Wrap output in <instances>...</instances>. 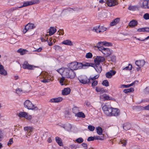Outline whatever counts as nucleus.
<instances>
[{"mask_svg":"<svg viewBox=\"0 0 149 149\" xmlns=\"http://www.w3.org/2000/svg\"><path fill=\"white\" fill-rule=\"evenodd\" d=\"M63 74L65 78L70 79H73L76 75L74 71L68 68L64 69Z\"/></svg>","mask_w":149,"mask_h":149,"instance_id":"1","label":"nucleus"},{"mask_svg":"<svg viewBox=\"0 0 149 149\" xmlns=\"http://www.w3.org/2000/svg\"><path fill=\"white\" fill-rule=\"evenodd\" d=\"M24 107L28 109L37 110L38 109L36 107L34 106L31 102L29 100H26L24 103Z\"/></svg>","mask_w":149,"mask_h":149,"instance_id":"2","label":"nucleus"},{"mask_svg":"<svg viewBox=\"0 0 149 149\" xmlns=\"http://www.w3.org/2000/svg\"><path fill=\"white\" fill-rule=\"evenodd\" d=\"M112 108L109 105H105L103 107L102 109L107 116H111V113Z\"/></svg>","mask_w":149,"mask_h":149,"instance_id":"3","label":"nucleus"},{"mask_svg":"<svg viewBox=\"0 0 149 149\" xmlns=\"http://www.w3.org/2000/svg\"><path fill=\"white\" fill-rule=\"evenodd\" d=\"M39 1L36 0H33L30 1H27L23 3V5L19 6V8H22L23 7L27 6H29L33 4L38 3Z\"/></svg>","mask_w":149,"mask_h":149,"instance_id":"4","label":"nucleus"},{"mask_svg":"<svg viewBox=\"0 0 149 149\" xmlns=\"http://www.w3.org/2000/svg\"><path fill=\"white\" fill-rule=\"evenodd\" d=\"M106 29L107 28L103 26H94L93 29V31L97 33L103 32L105 31Z\"/></svg>","mask_w":149,"mask_h":149,"instance_id":"5","label":"nucleus"},{"mask_svg":"<svg viewBox=\"0 0 149 149\" xmlns=\"http://www.w3.org/2000/svg\"><path fill=\"white\" fill-rule=\"evenodd\" d=\"M79 82L83 84H86L90 83V80L86 76L80 77L78 78Z\"/></svg>","mask_w":149,"mask_h":149,"instance_id":"6","label":"nucleus"},{"mask_svg":"<svg viewBox=\"0 0 149 149\" xmlns=\"http://www.w3.org/2000/svg\"><path fill=\"white\" fill-rule=\"evenodd\" d=\"M140 6L143 8L149 9V0L141 1L140 2Z\"/></svg>","mask_w":149,"mask_h":149,"instance_id":"7","label":"nucleus"},{"mask_svg":"<svg viewBox=\"0 0 149 149\" xmlns=\"http://www.w3.org/2000/svg\"><path fill=\"white\" fill-rule=\"evenodd\" d=\"M105 58L104 57L100 56H97L94 59V61L97 65L100 64V62H103Z\"/></svg>","mask_w":149,"mask_h":149,"instance_id":"8","label":"nucleus"},{"mask_svg":"<svg viewBox=\"0 0 149 149\" xmlns=\"http://www.w3.org/2000/svg\"><path fill=\"white\" fill-rule=\"evenodd\" d=\"M111 116H117L119 115L120 111L119 109L117 108H112L111 112Z\"/></svg>","mask_w":149,"mask_h":149,"instance_id":"9","label":"nucleus"},{"mask_svg":"<svg viewBox=\"0 0 149 149\" xmlns=\"http://www.w3.org/2000/svg\"><path fill=\"white\" fill-rule=\"evenodd\" d=\"M33 65H30L26 61L24 62L22 65V68L24 69H26L28 70L33 69Z\"/></svg>","mask_w":149,"mask_h":149,"instance_id":"10","label":"nucleus"},{"mask_svg":"<svg viewBox=\"0 0 149 149\" xmlns=\"http://www.w3.org/2000/svg\"><path fill=\"white\" fill-rule=\"evenodd\" d=\"M107 3L108 6L111 7L117 5L118 2L116 0H108Z\"/></svg>","mask_w":149,"mask_h":149,"instance_id":"11","label":"nucleus"},{"mask_svg":"<svg viewBox=\"0 0 149 149\" xmlns=\"http://www.w3.org/2000/svg\"><path fill=\"white\" fill-rule=\"evenodd\" d=\"M116 73V71H115L111 70L106 73V76L108 78H111L113 75L115 74Z\"/></svg>","mask_w":149,"mask_h":149,"instance_id":"12","label":"nucleus"},{"mask_svg":"<svg viewBox=\"0 0 149 149\" xmlns=\"http://www.w3.org/2000/svg\"><path fill=\"white\" fill-rule=\"evenodd\" d=\"M76 62L75 61L72 62L71 63L69 64L68 65V68H70V69H71L73 71L75 70L76 69Z\"/></svg>","mask_w":149,"mask_h":149,"instance_id":"13","label":"nucleus"},{"mask_svg":"<svg viewBox=\"0 0 149 149\" xmlns=\"http://www.w3.org/2000/svg\"><path fill=\"white\" fill-rule=\"evenodd\" d=\"M145 63V61L143 60L136 61L135 62L136 64L139 67H143Z\"/></svg>","mask_w":149,"mask_h":149,"instance_id":"14","label":"nucleus"},{"mask_svg":"<svg viewBox=\"0 0 149 149\" xmlns=\"http://www.w3.org/2000/svg\"><path fill=\"white\" fill-rule=\"evenodd\" d=\"M61 126L68 131H70L72 127L71 125L68 123H66L65 124H62L61 125Z\"/></svg>","mask_w":149,"mask_h":149,"instance_id":"15","label":"nucleus"},{"mask_svg":"<svg viewBox=\"0 0 149 149\" xmlns=\"http://www.w3.org/2000/svg\"><path fill=\"white\" fill-rule=\"evenodd\" d=\"M71 91V90L69 88H64L62 91V94L63 95H66L69 94Z\"/></svg>","mask_w":149,"mask_h":149,"instance_id":"16","label":"nucleus"},{"mask_svg":"<svg viewBox=\"0 0 149 149\" xmlns=\"http://www.w3.org/2000/svg\"><path fill=\"white\" fill-rule=\"evenodd\" d=\"M62 98L61 97H59L57 98H53L50 99L49 102H51L58 103L61 101Z\"/></svg>","mask_w":149,"mask_h":149,"instance_id":"17","label":"nucleus"},{"mask_svg":"<svg viewBox=\"0 0 149 149\" xmlns=\"http://www.w3.org/2000/svg\"><path fill=\"white\" fill-rule=\"evenodd\" d=\"M138 22L135 20H132L129 22V25L131 27H134L138 24Z\"/></svg>","mask_w":149,"mask_h":149,"instance_id":"18","label":"nucleus"},{"mask_svg":"<svg viewBox=\"0 0 149 149\" xmlns=\"http://www.w3.org/2000/svg\"><path fill=\"white\" fill-rule=\"evenodd\" d=\"M112 53V51L111 50L108 48H105L103 54L108 56L110 55Z\"/></svg>","mask_w":149,"mask_h":149,"instance_id":"19","label":"nucleus"},{"mask_svg":"<svg viewBox=\"0 0 149 149\" xmlns=\"http://www.w3.org/2000/svg\"><path fill=\"white\" fill-rule=\"evenodd\" d=\"M0 74L4 75L7 74L6 71L4 69L3 66L0 63Z\"/></svg>","mask_w":149,"mask_h":149,"instance_id":"20","label":"nucleus"},{"mask_svg":"<svg viewBox=\"0 0 149 149\" xmlns=\"http://www.w3.org/2000/svg\"><path fill=\"white\" fill-rule=\"evenodd\" d=\"M123 129L127 131L130 129L131 127V124L129 123H125L123 126Z\"/></svg>","mask_w":149,"mask_h":149,"instance_id":"21","label":"nucleus"},{"mask_svg":"<svg viewBox=\"0 0 149 149\" xmlns=\"http://www.w3.org/2000/svg\"><path fill=\"white\" fill-rule=\"evenodd\" d=\"M100 98L101 99H103V100H110L109 97L105 94L101 95Z\"/></svg>","mask_w":149,"mask_h":149,"instance_id":"22","label":"nucleus"},{"mask_svg":"<svg viewBox=\"0 0 149 149\" xmlns=\"http://www.w3.org/2000/svg\"><path fill=\"white\" fill-rule=\"evenodd\" d=\"M56 29L54 27H51L50 28L49 31V35L50 36L52 35L55 33L56 31Z\"/></svg>","mask_w":149,"mask_h":149,"instance_id":"23","label":"nucleus"},{"mask_svg":"<svg viewBox=\"0 0 149 149\" xmlns=\"http://www.w3.org/2000/svg\"><path fill=\"white\" fill-rule=\"evenodd\" d=\"M139 8L136 5L135 6H130L128 8V9L130 10L134 11L136 10H139Z\"/></svg>","mask_w":149,"mask_h":149,"instance_id":"24","label":"nucleus"},{"mask_svg":"<svg viewBox=\"0 0 149 149\" xmlns=\"http://www.w3.org/2000/svg\"><path fill=\"white\" fill-rule=\"evenodd\" d=\"M18 116L20 118L22 117H26L28 115L27 113L25 112H21L19 113L18 114Z\"/></svg>","mask_w":149,"mask_h":149,"instance_id":"25","label":"nucleus"},{"mask_svg":"<svg viewBox=\"0 0 149 149\" xmlns=\"http://www.w3.org/2000/svg\"><path fill=\"white\" fill-rule=\"evenodd\" d=\"M96 130H97V132L98 134L99 135H101L102 134V128L99 126L96 127Z\"/></svg>","mask_w":149,"mask_h":149,"instance_id":"26","label":"nucleus"},{"mask_svg":"<svg viewBox=\"0 0 149 149\" xmlns=\"http://www.w3.org/2000/svg\"><path fill=\"white\" fill-rule=\"evenodd\" d=\"M76 70L83 68V63L76 62Z\"/></svg>","mask_w":149,"mask_h":149,"instance_id":"27","label":"nucleus"},{"mask_svg":"<svg viewBox=\"0 0 149 149\" xmlns=\"http://www.w3.org/2000/svg\"><path fill=\"white\" fill-rule=\"evenodd\" d=\"M55 139L56 142L60 146H61L63 145L61 139L59 137L57 136L56 137Z\"/></svg>","mask_w":149,"mask_h":149,"instance_id":"28","label":"nucleus"},{"mask_svg":"<svg viewBox=\"0 0 149 149\" xmlns=\"http://www.w3.org/2000/svg\"><path fill=\"white\" fill-rule=\"evenodd\" d=\"M62 44L69 45H72V42L68 40H66L63 41Z\"/></svg>","mask_w":149,"mask_h":149,"instance_id":"29","label":"nucleus"},{"mask_svg":"<svg viewBox=\"0 0 149 149\" xmlns=\"http://www.w3.org/2000/svg\"><path fill=\"white\" fill-rule=\"evenodd\" d=\"M95 69L97 72L100 73L102 70V66H100V64H96V68Z\"/></svg>","mask_w":149,"mask_h":149,"instance_id":"30","label":"nucleus"},{"mask_svg":"<svg viewBox=\"0 0 149 149\" xmlns=\"http://www.w3.org/2000/svg\"><path fill=\"white\" fill-rule=\"evenodd\" d=\"M103 42H98L97 43V46H95L93 47V48L95 49H97L98 47H102L101 46L102 45H103Z\"/></svg>","mask_w":149,"mask_h":149,"instance_id":"31","label":"nucleus"},{"mask_svg":"<svg viewBox=\"0 0 149 149\" xmlns=\"http://www.w3.org/2000/svg\"><path fill=\"white\" fill-rule=\"evenodd\" d=\"M76 116L79 117H82L84 118L85 116L84 113L82 112H79L78 113H76L75 115Z\"/></svg>","mask_w":149,"mask_h":149,"instance_id":"32","label":"nucleus"},{"mask_svg":"<svg viewBox=\"0 0 149 149\" xmlns=\"http://www.w3.org/2000/svg\"><path fill=\"white\" fill-rule=\"evenodd\" d=\"M95 90L97 92H100L102 93L105 92L103 88H101L97 87H96Z\"/></svg>","mask_w":149,"mask_h":149,"instance_id":"33","label":"nucleus"},{"mask_svg":"<svg viewBox=\"0 0 149 149\" xmlns=\"http://www.w3.org/2000/svg\"><path fill=\"white\" fill-rule=\"evenodd\" d=\"M134 91V88H130L125 89L124 90L123 92L125 93L133 92Z\"/></svg>","mask_w":149,"mask_h":149,"instance_id":"34","label":"nucleus"},{"mask_svg":"<svg viewBox=\"0 0 149 149\" xmlns=\"http://www.w3.org/2000/svg\"><path fill=\"white\" fill-rule=\"evenodd\" d=\"M26 51V49H19L18 50L17 52L20 53L21 55H23L25 54Z\"/></svg>","mask_w":149,"mask_h":149,"instance_id":"35","label":"nucleus"},{"mask_svg":"<svg viewBox=\"0 0 149 149\" xmlns=\"http://www.w3.org/2000/svg\"><path fill=\"white\" fill-rule=\"evenodd\" d=\"M104 139V135L101 136H95V139L103 140Z\"/></svg>","mask_w":149,"mask_h":149,"instance_id":"36","label":"nucleus"},{"mask_svg":"<svg viewBox=\"0 0 149 149\" xmlns=\"http://www.w3.org/2000/svg\"><path fill=\"white\" fill-rule=\"evenodd\" d=\"M29 25V24H28L25 26V28L23 30V33H26L30 29Z\"/></svg>","mask_w":149,"mask_h":149,"instance_id":"37","label":"nucleus"},{"mask_svg":"<svg viewBox=\"0 0 149 149\" xmlns=\"http://www.w3.org/2000/svg\"><path fill=\"white\" fill-rule=\"evenodd\" d=\"M98 15L99 17L102 18L104 17L105 16V13L104 12L102 11L99 13Z\"/></svg>","mask_w":149,"mask_h":149,"instance_id":"38","label":"nucleus"},{"mask_svg":"<svg viewBox=\"0 0 149 149\" xmlns=\"http://www.w3.org/2000/svg\"><path fill=\"white\" fill-rule=\"evenodd\" d=\"M32 127H25L24 128V130L25 131H27V132L29 133L31 132Z\"/></svg>","mask_w":149,"mask_h":149,"instance_id":"39","label":"nucleus"},{"mask_svg":"<svg viewBox=\"0 0 149 149\" xmlns=\"http://www.w3.org/2000/svg\"><path fill=\"white\" fill-rule=\"evenodd\" d=\"M132 65L131 64H129L128 66H126L125 67L123 68V70H130L132 69Z\"/></svg>","mask_w":149,"mask_h":149,"instance_id":"40","label":"nucleus"},{"mask_svg":"<svg viewBox=\"0 0 149 149\" xmlns=\"http://www.w3.org/2000/svg\"><path fill=\"white\" fill-rule=\"evenodd\" d=\"M103 42V45L105 46H111L112 45V44L111 42H108L106 41H104Z\"/></svg>","mask_w":149,"mask_h":149,"instance_id":"41","label":"nucleus"},{"mask_svg":"<svg viewBox=\"0 0 149 149\" xmlns=\"http://www.w3.org/2000/svg\"><path fill=\"white\" fill-rule=\"evenodd\" d=\"M99 77V75H96L92 78L91 77H89V79L90 80V82H91V81H95V80L96 79H98Z\"/></svg>","mask_w":149,"mask_h":149,"instance_id":"42","label":"nucleus"},{"mask_svg":"<svg viewBox=\"0 0 149 149\" xmlns=\"http://www.w3.org/2000/svg\"><path fill=\"white\" fill-rule=\"evenodd\" d=\"M102 84L104 86H109V83L107 80H104L103 81Z\"/></svg>","mask_w":149,"mask_h":149,"instance_id":"43","label":"nucleus"},{"mask_svg":"<svg viewBox=\"0 0 149 149\" xmlns=\"http://www.w3.org/2000/svg\"><path fill=\"white\" fill-rule=\"evenodd\" d=\"M127 143V141L124 139H121V141H120L119 142V143L122 144L123 146H125L126 144Z\"/></svg>","mask_w":149,"mask_h":149,"instance_id":"44","label":"nucleus"},{"mask_svg":"<svg viewBox=\"0 0 149 149\" xmlns=\"http://www.w3.org/2000/svg\"><path fill=\"white\" fill-rule=\"evenodd\" d=\"M76 141L78 143H81L84 141V140L82 138L79 137L76 140Z\"/></svg>","mask_w":149,"mask_h":149,"instance_id":"45","label":"nucleus"},{"mask_svg":"<svg viewBox=\"0 0 149 149\" xmlns=\"http://www.w3.org/2000/svg\"><path fill=\"white\" fill-rule=\"evenodd\" d=\"M110 59L111 61L113 62H114L116 61V57L114 55L111 56L110 57Z\"/></svg>","mask_w":149,"mask_h":149,"instance_id":"46","label":"nucleus"},{"mask_svg":"<svg viewBox=\"0 0 149 149\" xmlns=\"http://www.w3.org/2000/svg\"><path fill=\"white\" fill-rule=\"evenodd\" d=\"M54 49L56 50H60L61 48V47L58 45H55L54 46Z\"/></svg>","mask_w":149,"mask_h":149,"instance_id":"47","label":"nucleus"},{"mask_svg":"<svg viewBox=\"0 0 149 149\" xmlns=\"http://www.w3.org/2000/svg\"><path fill=\"white\" fill-rule=\"evenodd\" d=\"M92 53L89 52L86 54V57L87 58H91L92 57Z\"/></svg>","mask_w":149,"mask_h":149,"instance_id":"48","label":"nucleus"},{"mask_svg":"<svg viewBox=\"0 0 149 149\" xmlns=\"http://www.w3.org/2000/svg\"><path fill=\"white\" fill-rule=\"evenodd\" d=\"M88 128L90 131H93L94 130L95 127L93 126L89 125L88 127Z\"/></svg>","mask_w":149,"mask_h":149,"instance_id":"49","label":"nucleus"},{"mask_svg":"<svg viewBox=\"0 0 149 149\" xmlns=\"http://www.w3.org/2000/svg\"><path fill=\"white\" fill-rule=\"evenodd\" d=\"M92 86L93 87L96 86L98 83L97 81H92Z\"/></svg>","mask_w":149,"mask_h":149,"instance_id":"50","label":"nucleus"},{"mask_svg":"<svg viewBox=\"0 0 149 149\" xmlns=\"http://www.w3.org/2000/svg\"><path fill=\"white\" fill-rule=\"evenodd\" d=\"M28 24L29 27L30 29H33L35 27V26L34 24L29 23H28Z\"/></svg>","mask_w":149,"mask_h":149,"instance_id":"51","label":"nucleus"},{"mask_svg":"<svg viewBox=\"0 0 149 149\" xmlns=\"http://www.w3.org/2000/svg\"><path fill=\"white\" fill-rule=\"evenodd\" d=\"M95 139V136L94 137L90 136L88 138L87 140L88 141H93Z\"/></svg>","mask_w":149,"mask_h":149,"instance_id":"52","label":"nucleus"},{"mask_svg":"<svg viewBox=\"0 0 149 149\" xmlns=\"http://www.w3.org/2000/svg\"><path fill=\"white\" fill-rule=\"evenodd\" d=\"M75 8H69L67 9H66L64 10H63V11H69L70 12L72 10H75Z\"/></svg>","mask_w":149,"mask_h":149,"instance_id":"53","label":"nucleus"},{"mask_svg":"<svg viewBox=\"0 0 149 149\" xmlns=\"http://www.w3.org/2000/svg\"><path fill=\"white\" fill-rule=\"evenodd\" d=\"M143 18L145 19H149V14L146 13L143 15Z\"/></svg>","mask_w":149,"mask_h":149,"instance_id":"54","label":"nucleus"},{"mask_svg":"<svg viewBox=\"0 0 149 149\" xmlns=\"http://www.w3.org/2000/svg\"><path fill=\"white\" fill-rule=\"evenodd\" d=\"M72 111L73 112L75 113H76L79 111L78 108L77 107H74L72 109Z\"/></svg>","mask_w":149,"mask_h":149,"instance_id":"55","label":"nucleus"},{"mask_svg":"<svg viewBox=\"0 0 149 149\" xmlns=\"http://www.w3.org/2000/svg\"><path fill=\"white\" fill-rule=\"evenodd\" d=\"M129 85H124V84H122L120 85L119 86V88H129Z\"/></svg>","mask_w":149,"mask_h":149,"instance_id":"56","label":"nucleus"},{"mask_svg":"<svg viewBox=\"0 0 149 149\" xmlns=\"http://www.w3.org/2000/svg\"><path fill=\"white\" fill-rule=\"evenodd\" d=\"M145 27H144V28H140L138 29L137 30V31L138 32H145Z\"/></svg>","mask_w":149,"mask_h":149,"instance_id":"57","label":"nucleus"},{"mask_svg":"<svg viewBox=\"0 0 149 149\" xmlns=\"http://www.w3.org/2000/svg\"><path fill=\"white\" fill-rule=\"evenodd\" d=\"M19 7H14L13 8H11L10 9V12H13V11L18 10L19 8H20Z\"/></svg>","mask_w":149,"mask_h":149,"instance_id":"58","label":"nucleus"},{"mask_svg":"<svg viewBox=\"0 0 149 149\" xmlns=\"http://www.w3.org/2000/svg\"><path fill=\"white\" fill-rule=\"evenodd\" d=\"M90 63H84L83 64V68H84V67H88V66H90Z\"/></svg>","mask_w":149,"mask_h":149,"instance_id":"59","label":"nucleus"},{"mask_svg":"<svg viewBox=\"0 0 149 149\" xmlns=\"http://www.w3.org/2000/svg\"><path fill=\"white\" fill-rule=\"evenodd\" d=\"M144 92L146 94H149V87H147L144 89Z\"/></svg>","mask_w":149,"mask_h":149,"instance_id":"60","label":"nucleus"},{"mask_svg":"<svg viewBox=\"0 0 149 149\" xmlns=\"http://www.w3.org/2000/svg\"><path fill=\"white\" fill-rule=\"evenodd\" d=\"M97 49H98L99 51H101L103 53L105 49V48L103 47H98Z\"/></svg>","mask_w":149,"mask_h":149,"instance_id":"61","label":"nucleus"},{"mask_svg":"<svg viewBox=\"0 0 149 149\" xmlns=\"http://www.w3.org/2000/svg\"><path fill=\"white\" fill-rule=\"evenodd\" d=\"M13 143V139L11 138L10 139L9 141L8 142L7 145L8 146H9L10 145H11Z\"/></svg>","mask_w":149,"mask_h":149,"instance_id":"62","label":"nucleus"},{"mask_svg":"<svg viewBox=\"0 0 149 149\" xmlns=\"http://www.w3.org/2000/svg\"><path fill=\"white\" fill-rule=\"evenodd\" d=\"M58 33V34L63 35L64 33L63 31V29H60L57 32Z\"/></svg>","mask_w":149,"mask_h":149,"instance_id":"63","label":"nucleus"},{"mask_svg":"<svg viewBox=\"0 0 149 149\" xmlns=\"http://www.w3.org/2000/svg\"><path fill=\"white\" fill-rule=\"evenodd\" d=\"M81 145L85 149H87V145L86 143H83L81 144Z\"/></svg>","mask_w":149,"mask_h":149,"instance_id":"64","label":"nucleus"}]
</instances>
